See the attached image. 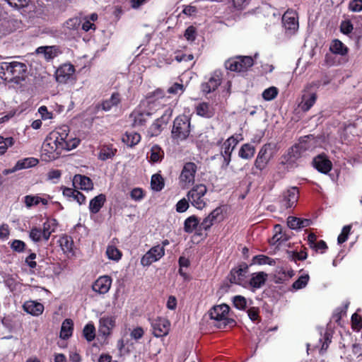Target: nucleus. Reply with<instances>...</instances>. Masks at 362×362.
Instances as JSON below:
<instances>
[{
	"instance_id": "9d476101",
	"label": "nucleus",
	"mask_w": 362,
	"mask_h": 362,
	"mask_svg": "<svg viewBox=\"0 0 362 362\" xmlns=\"http://www.w3.org/2000/svg\"><path fill=\"white\" fill-rule=\"evenodd\" d=\"M273 157V149L270 144L264 145L259 150L255 161V167L262 170Z\"/></svg>"
},
{
	"instance_id": "680f3d73",
	"label": "nucleus",
	"mask_w": 362,
	"mask_h": 362,
	"mask_svg": "<svg viewBox=\"0 0 362 362\" xmlns=\"http://www.w3.org/2000/svg\"><path fill=\"white\" fill-rule=\"evenodd\" d=\"M288 226L291 229L300 228V218L293 216H289L287 221Z\"/></svg>"
},
{
	"instance_id": "0eeeda50",
	"label": "nucleus",
	"mask_w": 362,
	"mask_h": 362,
	"mask_svg": "<svg viewBox=\"0 0 362 362\" xmlns=\"http://www.w3.org/2000/svg\"><path fill=\"white\" fill-rule=\"evenodd\" d=\"M254 64L253 59L248 56H237L225 62L226 69L232 71H245Z\"/></svg>"
},
{
	"instance_id": "774afa93",
	"label": "nucleus",
	"mask_w": 362,
	"mask_h": 362,
	"mask_svg": "<svg viewBox=\"0 0 362 362\" xmlns=\"http://www.w3.org/2000/svg\"><path fill=\"white\" fill-rule=\"evenodd\" d=\"M144 333V329L141 327H139L134 329L132 331L131 337H132V338L137 340V339H141L143 337Z\"/></svg>"
},
{
	"instance_id": "423d86ee",
	"label": "nucleus",
	"mask_w": 362,
	"mask_h": 362,
	"mask_svg": "<svg viewBox=\"0 0 362 362\" xmlns=\"http://www.w3.org/2000/svg\"><path fill=\"white\" fill-rule=\"evenodd\" d=\"M207 188L204 185L199 184L192 187L187 193V198L191 204L197 209H202L206 206L204 197Z\"/></svg>"
},
{
	"instance_id": "412c9836",
	"label": "nucleus",
	"mask_w": 362,
	"mask_h": 362,
	"mask_svg": "<svg viewBox=\"0 0 362 362\" xmlns=\"http://www.w3.org/2000/svg\"><path fill=\"white\" fill-rule=\"evenodd\" d=\"M24 203L27 208H31L33 206H37L39 204H42L43 205H47L49 202V199H50L49 195H44L43 197H40L38 194L35 195H26L24 197Z\"/></svg>"
},
{
	"instance_id": "49530a36",
	"label": "nucleus",
	"mask_w": 362,
	"mask_h": 362,
	"mask_svg": "<svg viewBox=\"0 0 362 362\" xmlns=\"http://www.w3.org/2000/svg\"><path fill=\"white\" fill-rule=\"evenodd\" d=\"M279 90L274 86L269 87L265 89L262 93V98L267 101L274 99L278 95Z\"/></svg>"
},
{
	"instance_id": "7c9ffc66",
	"label": "nucleus",
	"mask_w": 362,
	"mask_h": 362,
	"mask_svg": "<svg viewBox=\"0 0 362 362\" xmlns=\"http://www.w3.org/2000/svg\"><path fill=\"white\" fill-rule=\"evenodd\" d=\"M267 278V274L263 272L254 273L250 279V284L253 288H259L264 284Z\"/></svg>"
},
{
	"instance_id": "4d7b16f0",
	"label": "nucleus",
	"mask_w": 362,
	"mask_h": 362,
	"mask_svg": "<svg viewBox=\"0 0 362 362\" xmlns=\"http://www.w3.org/2000/svg\"><path fill=\"white\" fill-rule=\"evenodd\" d=\"M349 9L352 12L362 11V0H351L349 4Z\"/></svg>"
},
{
	"instance_id": "79ce46f5",
	"label": "nucleus",
	"mask_w": 362,
	"mask_h": 362,
	"mask_svg": "<svg viewBox=\"0 0 362 362\" xmlns=\"http://www.w3.org/2000/svg\"><path fill=\"white\" fill-rule=\"evenodd\" d=\"M164 156V152L161 148L154 145L151 148L150 160L153 163L160 162Z\"/></svg>"
},
{
	"instance_id": "864d4df0",
	"label": "nucleus",
	"mask_w": 362,
	"mask_h": 362,
	"mask_svg": "<svg viewBox=\"0 0 362 362\" xmlns=\"http://www.w3.org/2000/svg\"><path fill=\"white\" fill-rule=\"evenodd\" d=\"M81 23V21L80 20V18L74 17L67 20L64 23V27L69 30H76L79 27Z\"/></svg>"
},
{
	"instance_id": "a878e982",
	"label": "nucleus",
	"mask_w": 362,
	"mask_h": 362,
	"mask_svg": "<svg viewBox=\"0 0 362 362\" xmlns=\"http://www.w3.org/2000/svg\"><path fill=\"white\" fill-rule=\"evenodd\" d=\"M73 184L75 187H79L83 190H90L93 189L91 180L84 175H76L73 179Z\"/></svg>"
},
{
	"instance_id": "2f4dec72",
	"label": "nucleus",
	"mask_w": 362,
	"mask_h": 362,
	"mask_svg": "<svg viewBox=\"0 0 362 362\" xmlns=\"http://www.w3.org/2000/svg\"><path fill=\"white\" fill-rule=\"evenodd\" d=\"M117 152V149L111 145H103L100 148L98 158L101 160H106L112 158Z\"/></svg>"
},
{
	"instance_id": "bf43d9fd",
	"label": "nucleus",
	"mask_w": 362,
	"mask_h": 362,
	"mask_svg": "<svg viewBox=\"0 0 362 362\" xmlns=\"http://www.w3.org/2000/svg\"><path fill=\"white\" fill-rule=\"evenodd\" d=\"M25 244L23 241L19 240H14L11 244V247L16 252H23L25 249Z\"/></svg>"
},
{
	"instance_id": "7ed1b4c3",
	"label": "nucleus",
	"mask_w": 362,
	"mask_h": 362,
	"mask_svg": "<svg viewBox=\"0 0 362 362\" xmlns=\"http://www.w3.org/2000/svg\"><path fill=\"white\" fill-rule=\"evenodd\" d=\"M229 309V306L226 304H221L215 305L210 310V318L214 321V326L219 329H224L227 326L232 327L235 325V322L228 317Z\"/></svg>"
},
{
	"instance_id": "f03ea898",
	"label": "nucleus",
	"mask_w": 362,
	"mask_h": 362,
	"mask_svg": "<svg viewBox=\"0 0 362 362\" xmlns=\"http://www.w3.org/2000/svg\"><path fill=\"white\" fill-rule=\"evenodd\" d=\"M1 69L9 81L19 83L26 78L27 65L25 63L12 61L4 62L1 64Z\"/></svg>"
},
{
	"instance_id": "3c124183",
	"label": "nucleus",
	"mask_w": 362,
	"mask_h": 362,
	"mask_svg": "<svg viewBox=\"0 0 362 362\" xmlns=\"http://www.w3.org/2000/svg\"><path fill=\"white\" fill-rule=\"evenodd\" d=\"M309 281L308 274L300 276L295 282L293 284V288L296 290L303 288L306 286Z\"/></svg>"
},
{
	"instance_id": "72a5a7b5",
	"label": "nucleus",
	"mask_w": 362,
	"mask_h": 362,
	"mask_svg": "<svg viewBox=\"0 0 362 362\" xmlns=\"http://www.w3.org/2000/svg\"><path fill=\"white\" fill-rule=\"evenodd\" d=\"M57 226L56 221L54 219H47L42 225V235L44 240L47 241L52 233L54 232Z\"/></svg>"
},
{
	"instance_id": "e2e57ef3",
	"label": "nucleus",
	"mask_w": 362,
	"mask_h": 362,
	"mask_svg": "<svg viewBox=\"0 0 362 362\" xmlns=\"http://www.w3.org/2000/svg\"><path fill=\"white\" fill-rule=\"evenodd\" d=\"M11 6L17 8L25 7L28 5L29 0H6Z\"/></svg>"
},
{
	"instance_id": "de8ad7c7",
	"label": "nucleus",
	"mask_w": 362,
	"mask_h": 362,
	"mask_svg": "<svg viewBox=\"0 0 362 362\" xmlns=\"http://www.w3.org/2000/svg\"><path fill=\"white\" fill-rule=\"evenodd\" d=\"M30 238L34 242H40L44 240V235H42V231L41 228L37 227H33L29 233Z\"/></svg>"
},
{
	"instance_id": "f257e3e1",
	"label": "nucleus",
	"mask_w": 362,
	"mask_h": 362,
	"mask_svg": "<svg viewBox=\"0 0 362 362\" xmlns=\"http://www.w3.org/2000/svg\"><path fill=\"white\" fill-rule=\"evenodd\" d=\"M69 127L64 125L51 132L42 145L43 151L50 159H56L63 151H70L76 148L79 139L69 134Z\"/></svg>"
},
{
	"instance_id": "f3484780",
	"label": "nucleus",
	"mask_w": 362,
	"mask_h": 362,
	"mask_svg": "<svg viewBox=\"0 0 362 362\" xmlns=\"http://www.w3.org/2000/svg\"><path fill=\"white\" fill-rule=\"evenodd\" d=\"M112 285V279L108 276L99 277L93 284V290L100 294L107 293Z\"/></svg>"
},
{
	"instance_id": "b1692460",
	"label": "nucleus",
	"mask_w": 362,
	"mask_h": 362,
	"mask_svg": "<svg viewBox=\"0 0 362 362\" xmlns=\"http://www.w3.org/2000/svg\"><path fill=\"white\" fill-rule=\"evenodd\" d=\"M313 163L315 168L322 173L326 174L332 169L331 161L324 156L320 155L317 156L314 159Z\"/></svg>"
},
{
	"instance_id": "c85d7f7f",
	"label": "nucleus",
	"mask_w": 362,
	"mask_h": 362,
	"mask_svg": "<svg viewBox=\"0 0 362 362\" xmlns=\"http://www.w3.org/2000/svg\"><path fill=\"white\" fill-rule=\"evenodd\" d=\"M105 202V196L100 194L92 199L89 204L90 211L93 214H97L103 206Z\"/></svg>"
},
{
	"instance_id": "a18cd8bd",
	"label": "nucleus",
	"mask_w": 362,
	"mask_h": 362,
	"mask_svg": "<svg viewBox=\"0 0 362 362\" xmlns=\"http://www.w3.org/2000/svg\"><path fill=\"white\" fill-rule=\"evenodd\" d=\"M302 146L300 144H296L291 148L288 153V159L291 161H294L299 158L302 153Z\"/></svg>"
},
{
	"instance_id": "f704fd0d",
	"label": "nucleus",
	"mask_w": 362,
	"mask_h": 362,
	"mask_svg": "<svg viewBox=\"0 0 362 362\" xmlns=\"http://www.w3.org/2000/svg\"><path fill=\"white\" fill-rule=\"evenodd\" d=\"M255 153V148L253 145L245 144L240 147L238 151V156L243 159L250 160L254 156Z\"/></svg>"
},
{
	"instance_id": "473e14b6",
	"label": "nucleus",
	"mask_w": 362,
	"mask_h": 362,
	"mask_svg": "<svg viewBox=\"0 0 362 362\" xmlns=\"http://www.w3.org/2000/svg\"><path fill=\"white\" fill-rule=\"evenodd\" d=\"M198 115L205 117H211L214 114V108L207 103H201L196 107Z\"/></svg>"
},
{
	"instance_id": "09e8293b",
	"label": "nucleus",
	"mask_w": 362,
	"mask_h": 362,
	"mask_svg": "<svg viewBox=\"0 0 362 362\" xmlns=\"http://www.w3.org/2000/svg\"><path fill=\"white\" fill-rule=\"evenodd\" d=\"M95 327L93 324L89 323L84 327L83 334L84 337L88 341H90L94 339L95 337Z\"/></svg>"
},
{
	"instance_id": "e433bc0d",
	"label": "nucleus",
	"mask_w": 362,
	"mask_h": 362,
	"mask_svg": "<svg viewBox=\"0 0 362 362\" xmlns=\"http://www.w3.org/2000/svg\"><path fill=\"white\" fill-rule=\"evenodd\" d=\"M73 322L70 319H66L62 325L60 337L63 339H68L73 332Z\"/></svg>"
},
{
	"instance_id": "39448f33",
	"label": "nucleus",
	"mask_w": 362,
	"mask_h": 362,
	"mask_svg": "<svg viewBox=\"0 0 362 362\" xmlns=\"http://www.w3.org/2000/svg\"><path fill=\"white\" fill-rule=\"evenodd\" d=\"M189 119L185 115L177 117L174 121L172 129L173 138L177 141H183L189 136Z\"/></svg>"
},
{
	"instance_id": "4c0bfd02",
	"label": "nucleus",
	"mask_w": 362,
	"mask_h": 362,
	"mask_svg": "<svg viewBox=\"0 0 362 362\" xmlns=\"http://www.w3.org/2000/svg\"><path fill=\"white\" fill-rule=\"evenodd\" d=\"M98 20V14L95 13H91L90 16H85L83 18L82 29L85 31L90 30H95L94 22Z\"/></svg>"
},
{
	"instance_id": "2eb2a0df",
	"label": "nucleus",
	"mask_w": 362,
	"mask_h": 362,
	"mask_svg": "<svg viewBox=\"0 0 362 362\" xmlns=\"http://www.w3.org/2000/svg\"><path fill=\"white\" fill-rule=\"evenodd\" d=\"M170 325V323L167 319L157 317L151 322L153 334L156 337L165 336L169 332Z\"/></svg>"
},
{
	"instance_id": "5701e85b",
	"label": "nucleus",
	"mask_w": 362,
	"mask_h": 362,
	"mask_svg": "<svg viewBox=\"0 0 362 362\" xmlns=\"http://www.w3.org/2000/svg\"><path fill=\"white\" fill-rule=\"evenodd\" d=\"M59 245L68 257L74 255V244L72 238L68 235H63L59 240Z\"/></svg>"
},
{
	"instance_id": "aec40b11",
	"label": "nucleus",
	"mask_w": 362,
	"mask_h": 362,
	"mask_svg": "<svg viewBox=\"0 0 362 362\" xmlns=\"http://www.w3.org/2000/svg\"><path fill=\"white\" fill-rule=\"evenodd\" d=\"M36 53L42 54L47 61L53 59L62 53L57 46H42L36 49Z\"/></svg>"
},
{
	"instance_id": "4be33fe9",
	"label": "nucleus",
	"mask_w": 362,
	"mask_h": 362,
	"mask_svg": "<svg viewBox=\"0 0 362 362\" xmlns=\"http://www.w3.org/2000/svg\"><path fill=\"white\" fill-rule=\"evenodd\" d=\"M23 310L34 316H39L44 311V305L35 300H28L23 305Z\"/></svg>"
},
{
	"instance_id": "0e129e2a",
	"label": "nucleus",
	"mask_w": 362,
	"mask_h": 362,
	"mask_svg": "<svg viewBox=\"0 0 362 362\" xmlns=\"http://www.w3.org/2000/svg\"><path fill=\"white\" fill-rule=\"evenodd\" d=\"M184 36L187 40L193 41L196 37V30L193 26L188 27L185 32Z\"/></svg>"
},
{
	"instance_id": "ea45409f",
	"label": "nucleus",
	"mask_w": 362,
	"mask_h": 362,
	"mask_svg": "<svg viewBox=\"0 0 362 362\" xmlns=\"http://www.w3.org/2000/svg\"><path fill=\"white\" fill-rule=\"evenodd\" d=\"M330 51L337 54L345 55L347 52V47L339 40H334L329 47Z\"/></svg>"
},
{
	"instance_id": "8fccbe9b",
	"label": "nucleus",
	"mask_w": 362,
	"mask_h": 362,
	"mask_svg": "<svg viewBox=\"0 0 362 362\" xmlns=\"http://www.w3.org/2000/svg\"><path fill=\"white\" fill-rule=\"evenodd\" d=\"M234 306L239 310H245L247 308V300L242 296H235L233 298Z\"/></svg>"
},
{
	"instance_id": "338daca9",
	"label": "nucleus",
	"mask_w": 362,
	"mask_h": 362,
	"mask_svg": "<svg viewBox=\"0 0 362 362\" xmlns=\"http://www.w3.org/2000/svg\"><path fill=\"white\" fill-rule=\"evenodd\" d=\"M9 227L7 224H2L0 226V239L5 240L8 238Z\"/></svg>"
},
{
	"instance_id": "6e6d98bb",
	"label": "nucleus",
	"mask_w": 362,
	"mask_h": 362,
	"mask_svg": "<svg viewBox=\"0 0 362 362\" xmlns=\"http://www.w3.org/2000/svg\"><path fill=\"white\" fill-rule=\"evenodd\" d=\"M351 225L345 226L342 228V230L337 238V241L339 244H341L346 241V240L348 239L349 234L351 231Z\"/></svg>"
},
{
	"instance_id": "bb28decb",
	"label": "nucleus",
	"mask_w": 362,
	"mask_h": 362,
	"mask_svg": "<svg viewBox=\"0 0 362 362\" xmlns=\"http://www.w3.org/2000/svg\"><path fill=\"white\" fill-rule=\"evenodd\" d=\"M316 99L315 93H305L302 96L299 107L304 112L308 111L315 103Z\"/></svg>"
},
{
	"instance_id": "603ef678",
	"label": "nucleus",
	"mask_w": 362,
	"mask_h": 362,
	"mask_svg": "<svg viewBox=\"0 0 362 362\" xmlns=\"http://www.w3.org/2000/svg\"><path fill=\"white\" fill-rule=\"evenodd\" d=\"M185 88L182 83L175 82L168 89V93L173 95L182 94Z\"/></svg>"
},
{
	"instance_id": "cd10ccee",
	"label": "nucleus",
	"mask_w": 362,
	"mask_h": 362,
	"mask_svg": "<svg viewBox=\"0 0 362 362\" xmlns=\"http://www.w3.org/2000/svg\"><path fill=\"white\" fill-rule=\"evenodd\" d=\"M39 163L38 160L35 158L30 157L24 159L19 160L12 168L11 172H16L22 169L34 167Z\"/></svg>"
},
{
	"instance_id": "a19ab883",
	"label": "nucleus",
	"mask_w": 362,
	"mask_h": 362,
	"mask_svg": "<svg viewBox=\"0 0 362 362\" xmlns=\"http://www.w3.org/2000/svg\"><path fill=\"white\" fill-rule=\"evenodd\" d=\"M199 224L198 218L195 216L188 217L184 223V230L186 233H192Z\"/></svg>"
},
{
	"instance_id": "37998d69",
	"label": "nucleus",
	"mask_w": 362,
	"mask_h": 362,
	"mask_svg": "<svg viewBox=\"0 0 362 362\" xmlns=\"http://www.w3.org/2000/svg\"><path fill=\"white\" fill-rule=\"evenodd\" d=\"M106 255L108 259L119 261L122 257V252L115 245H108L106 250Z\"/></svg>"
},
{
	"instance_id": "5fc2aeb1",
	"label": "nucleus",
	"mask_w": 362,
	"mask_h": 362,
	"mask_svg": "<svg viewBox=\"0 0 362 362\" xmlns=\"http://www.w3.org/2000/svg\"><path fill=\"white\" fill-rule=\"evenodd\" d=\"M144 190L139 187L134 188L130 192L131 198L136 202L141 201L144 199Z\"/></svg>"
},
{
	"instance_id": "c756f323",
	"label": "nucleus",
	"mask_w": 362,
	"mask_h": 362,
	"mask_svg": "<svg viewBox=\"0 0 362 362\" xmlns=\"http://www.w3.org/2000/svg\"><path fill=\"white\" fill-rule=\"evenodd\" d=\"M171 115L172 110L168 108L165 110V113L152 124V129L155 130L156 133L159 132L161 130L162 126L169 122Z\"/></svg>"
},
{
	"instance_id": "a211bd4d",
	"label": "nucleus",
	"mask_w": 362,
	"mask_h": 362,
	"mask_svg": "<svg viewBox=\"0 0 362 362\" xmlns=\"http://www.w3.org/2000/svg\"><path fill=\"white\" fill-rule=\"evenodd\" d=\"M223 210L221 207H217L213 210L208 216L204 218L200 223L199 228L203 230L209 229L214 223L217 221L222 215Z\"/></svg>"
},
{
	"instance_id": "9b49d317",
	"label": "nucleus",
	"mask_w": 362,
	"mask_h": 362,
	"mask_svg": "<svg viewBox=\"0 0 362 362\" xmlns=\"http://www.w3.org/2000/svg\"><path fill=\"white\" fill-rule=\"evenodd\" d=\"M165 255L163 246L157 245L151 247L141 259V264L144 266H149L152 263L158 261Z\"/></svg>"
},
{
	"instance_id": "ddd939ff",
	"label": "nucleus",
	"mask_w": 362,
	"mask_h": 362,
	"mask_svg": "<svg viewBox=\"0 0 362 362\" xmlns=\"http://www.w3.org/2000/svg\"><path fill=\"white\" fill-rule=\"evenodd\" d=\"M284 27L289 35H293L298 28L297 13L293 11H287L282 17Z\"/></svg>"
},
{
	"instance_id": "13d9d810",
	"label": "nucleus",
	"mask_w": 362,
	"mask_h": 362,
	"mask_svg": "<svg viewBox=\"0 0 362 362\" xmlns=\"http://www.w3.org/2000/svg\"><path fill=\"white\" fill-rule=\"evenodd\" d=\"M189 200L183 198L180 199L176 204V211L179 213L186 211L189 208Z\"/></svg>"
},
{
	"instance_id": "1a4fd4ad",
	"label": "nucleus",
	"mask_w": 362,
	"mask_h": 362,
	"mask_svg": "<svg viewBox=\"0 0 362 362\" xmlns=\"http://www.w3.org/2000/svg\"><path fill=\"white\" fill-rule=\"evenodd\" d=\"M75 68L70 63L61 65L55 72V78L60 83H66L74 79Z\"/></svg>"
},
{
	"instance_id": "69168bd1",
	"label": "nucleus",
	"mask_w": 362,
	"mask_h": 362,
	"mask_svg": "<svg viewBox=\"0 0 362 362\" xmlns=\"http://www.w3.org/2000/svg\"><path fill=\"white\" fill-rule=\"evenodd\" d=\"M353 25L350 21H344L341 23L340 29L344 34H349L353 30Z\"/></svg>"
},
{
	"instance_id": "58836bf2",
	"label": "nucleus",
	"mask_w": 362,
	"mask_h": 362,
	"mask_svg": "<svg viewBox=\"0 0 362 362\" xmlns=\"http://www.w3.org/2000/svg\"><path fill=\"white\" fill-rule=\"evenodd\" d=\"M140 134L134 132H127L122 136V141L129 146L136 145L140 141Z\"/></svg>"
},
{
	"instance_id": "dca6fc26",
	"label": "nucleus",
	"mask_w": 362,
	"mask_h": 362,
	"mask_svg": "<svg viewBox=\"0 0 362 362\" xmlns=\"http://www.w3.org/2000/svg\"><path fill=\"white\" fill-rule=\"evenodd\" d=\"M115 317L105 315L100 318L99 332L103 336H108L111 334L115 326Z\"/></svg>"
},
{
	"instance_id": "6e6552de",
	"label": "nucleus",
	"mask_w": 362,
	"mask_h": 362,
	"mask_svg": "<svg viewBox=\"0 0 362 362\" xmlns=\"http://www.w3.org/2000/svg\"><path fill=\"white\" fill-rule=\"evenodd\" d=\"M197 171V166L194 163H185L179 176V183L182 189L189 188L194 184Z\"/></svg>"
},
{
	"instance_id": "4468645a",
	"label": "nucleus",
	"mask_w": 362,
	"mask_h": 362,
	"mask_svg": "<svg viewBox=\"0 0 362 362\" xmlns=\"http://www.w3.org/2000/svg\"><path fill=\"white\" fill-rule=\"evenodd\" d=\"M222 80V72L219 70L214 71L209 80L202 84V90L206 93H210L216 90L220 86Z\"/></svg>"
},
{
	"instance_id": "c03bdc74",
	"label": "nucleus",
	"mask_w": 362,
	"mask_h": 362,
	"mask_svg": "<svg viewBox=\"0 0 362 362\" xmlns=\"http://www.w3.org/2000/svg\"><path fill=\"white\" fill-rule=\"evenodd\" d=\"M151 186L154 191H160L164 187V180L162 176L159 174L153 175L151 177Z\"/></svg>"
},
{
	"instance_id": "20e7f679",
	"label": "nucleus",
	"mask_w": 362,
	"mask_h": 362,
	"mask_svg": "<svg viewBox=\"0 0 362 362\" xmlns=\"http://www.w3.org/2000/svg\"><path fill=\"white\" fill-rule=\"evenodd\" d=\"M160 103L158 100L149 99L146 101V105L143 103L142 106L135 110L131 115L134 125L138 127L144 125L153 114V111L157 110L156 107L160 106Z\"/></svg>"
},
{
	"instance_id": "052dcab7",
	"label": "nucleus",
	"mask_w": 362,
	"mask_h": 362,
	"mask_svg": "<svg viewBox=\"0 0 362 362\" xmlns=\"http://www.w3.org/2000/svg\"><path fill=\"white\" fill-rule=\"evenodd\" d=\"M38 112L42 119L45 120L52 119L53 117L52 112H49L47 107L44 105L39 107Z\"/></svg>"
},
{
	"instance_id": "393cba45",
	"label": "nucleus",
	"mask_w": 362,
	"mask_h": 362,
	"mask_svg": "<svg viewBox=\"0 0 362 362\" xmlns=\"http://www.w3.org/2000/svg\"><path fill=\"white\" fill-rule=\"evenodd\" d=\"M247 266H244L243 267H239L237 269H233L230 272V274L229 276L230 281L233 284H241L245 277V274L247 273Z\"/></svg>"
},
{
	"instance_id": "f8f14e48",
	"label": "nucleus",
	"mask_w": 362,
	"mask_h": 362,
	"mask_svg": "<svg viewBox=\"0 0 362 362\" xmlns=\"http://www.w3.org/2000/svg\"><path fill=\"white\" fill-rule=\"evenodd\" d=\"M238 141L234 136H230L228 139H226L221 147V156L223 158V162L222 164L223 168H226L228 166L230 160H231V154L238 144Z\"/></svg>"
},
{
	"instance_id": "6ab92c4d",
	"label": "nucleus",
	"mask_w": 362,
	"mask_h": 362,
	"mask_svg": "<svg viewBox=\"0 0 362 362\" xmlns=\"http://www.w3.org/2000/svg\"><path fill=\"white\" fill-rule=\"evenodd\" d=\"M298 199V190L296 187L287 189L283 194L282 204L285 208L292 207Z\"/></svg>"
},
{
	"instance_id": "c9c22d12",
	"label": "nucleus",
	"mask_w": 362,
	"mask_h": 362,
	"mask_svg": "<svg viewBox=\"0 0 362 362\" xmlns=\"http://www.w3.org/2000/svg\"><path fill=\"white\" fill-rule=\"evenodd\" d=\"M120 103V96L119 93H114L109 99L104 100L101 107L105 111H109L112 107L117 106Z\"/></svg>"
}]
</instances>
